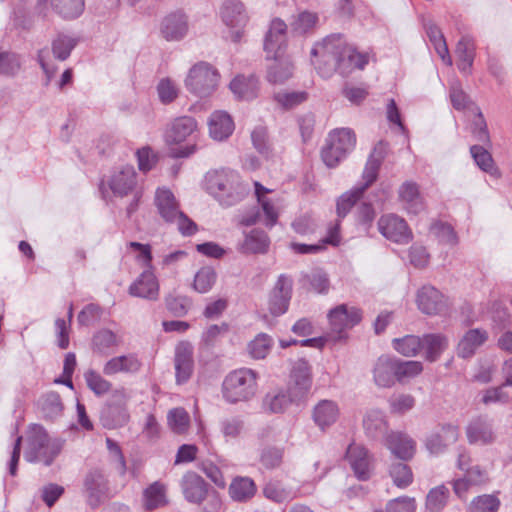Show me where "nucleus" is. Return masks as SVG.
I'll use <instances>...</instances> for the list:
<instances>
[{"mask_svg":"<svg viewBox=\"0 0 512 512\" xmlns=\"http://www.w3.org/2000/svg\"><path fill=\"white\" fill-rule=\"evenodd\" d=\"M466 433L471 444L487 445L495 440L492 425L483 418L473 420L468 425Z\"/></svg>","mask_w":512,"mask_h":512,"instance_id":"obj_32","label":"nucleus"},{"mask_svg":"<svg viewBox=\"0 0 512 512\" xmlns=\"http://www.w3.org/2000/svg\"><path fill=\"white\" fill-rule=\"evenodd\" d=\"M340 242L339 237V227L336 224L335 226L331 227L328 232V236L325 237L319 244H301L292 242L290 244V248L298 254H316L319 251L323 250L325 248L326 244H331L333 246H337Z\"/></svg>","mask_w":512,"mask_h":512,"instance_id":"obj_40","label":"nucleus"},{"mask_svg":"<svg viewBox=\"0 0 512 512\" xmlns=\"http://www.w3.org/2000/svg\"><path fill=\"white\" fill-rule=\"evenodd\" d=\"M293 280L286 274H281L268 300V309L273 316H281L287 312L292 297Z\"/></svg>","mask_w":512,"mask_h":512,"instance_id":"obj_12","label":"nucleus"},{"mask_svg":"<svg viewBox=\"0 0 512 512\" xmlns=\"http://www.w3.org/2000/svg\"><path fill=\"white\" fill-rule=\"evenodd\" d=\"M346 458L359 480L365 481L371 477L373 471L372 457L363 446L355 443L349 445Z\"/></svg>","mask_w":512,"mask_h":512,"instance_id":"obj_18","label":"nucleus"},{"mask_svg":"<svg viewBox=\"0 0 512 512\" xmlns=\"http://www.w3.org/2000/svg\"><path fill=\"white\" fill-rule=\"evenodd\" d=\"M269 247V238L262 230L254 229L246 235L241 245V251L244 253H265Z\"/></svg>","mask_w":512,"mask_h":512,"instance_id":"obj_44","label":"nucleus"},{"mask_svg":"<svg viewBox=\"0 0 512 512\" xmlns=\"http://www.w3.org/2000/svg\"><path fill=\"white\" fill-rule=\"evenodd\" d=\"M312 386L311 366L305 359H298L292 365L290 372L288 392L295 401L304 400Z\"/></svg>","mask_w":512,"mask_h":512,"instance_id":"obj_9","label":"nucleus"},{"mask_svg":"<svg viewBox=\"0 0 512 512\" xmlns=\"http://www.w3.org/2000/svg\"><path fill=\"white\" fill-rule=\"evenodd\" d=\"M142 366L141 361L134 354L121 355L111 358L103 367V373L111 376L117 373H136Z\"/></svg>","mask_w":512,"mask_h":512,"instance_id":"obj_31","label":"nucleus"},{"mask_svg":"<svg viewBox=\"0 0 512 512\" xmlns=\"http://www.w3.org/2000/svg\"><path fill=\"white\" fill-rule=\"evenodd\" d=\"M287 25L279 18L272 20L264 40V50L268 57L278 59L281 57L286 45Z\"/></svg>","mask_w":512,"mask_h":512,"instance_id":"obj_19","label":"nucleus"},{"mask_svg":"<svg viewBox=\"0 0 512 512\" xmlns=\"http://www.w3.org/2000/svg\"><path fill=\"white\" fill-rule=\"evenodd\" d=\"M416 302L419 310L427 315H437L446 309L444 296L430 285H425L418 291Z\"/></svg>","mask_w":512,"mask_h":512,"instance_id":"obj_20","label":"nucleus"},{"mask_svg":"<svg viewBox=\"0 0 512 512\" xmlns=\"http://www.w3.org/2000/svg\"><path fill=\"white\" fill-rule=\"evenodd\" d=\"M488 480L487 473L479 466H473L465 470L462 478H458L453 483L455 494L460 498H465L466 493L472 487L480 486Z\"/></svg>","mask_w":512,"mask_h":512,"instance_id":"obj_29","label":"nucleus"},{"mask_svg":"<svg viewBox=\"0 0 512 512\" xmlns=\"http://www.w3.org/2000/svg\"><path fill=\"white\" fill-rule=\"evenodd\" d=\"M128 400L129 395L124 388L113 392L110 402L100 412V421L105 428L115 429L123 427L129 422Z\"/></svg>","mask_w":512,"mask_h":512,"instance_id":"obj_8","label":"nucleus"},{"mask_svg":"<svg viewBox=\"0 0 512 512\" xmlns=\"http://www.w3.org/2000/svg\"><path fill=\"white\" fill-rule=\"evenodd\" d=\"M63 443L59 438H51L42 426L33 424L27 431L24 457L28 462L48 466L60 454Z\"/></svg>","mask_w":512,"mask_h":512,"instance_id":"obj_3","label":"nucleus"},{"mask_svg":"<svg viewBox=\"0 0 512 512\" xmlns=\"http://www.w3.org/2000/svg\"><path fill=\"white\" fill-rule=\"evenodd\" d=\"M378 230L386 239L398 244H408L413 238L407 222L396 214L382 215L378 220Z\"/></svg>","mask_w":512,"mask_h":512,"instance_id":"obj_11","label":"nucleus"},{"mask_svg":"<svg viewBox=\"0 0 512 512\" xmlns=\"http://www.w3.org/2000/svg\"><path fill=\"white\" fill-rule=\"evenodd\" d=\"M255 187V195L257 197L258 203L261 205L262 211L265 215V224L268 227H272L276 224L278 219V212L274 206V204L271 202V200L266 196L267 193H269L271 190L264 187L259 182H254Z\"/></svg>","mask_w":512,"mask_h":512,"instance_id":"obj_41","label":"nucleus"},{"mask_svg":"<svg viewBox=\"0 0 512 512\" xmlns=\"http://www.w3.org/2000/svg\"><path fill=\"white\" fill-rule=\"evenodd\" d=\"M470 153L481 170L492 176H497L499 174L498 169L494 165V160L491 154L485 148L480 145H473L470 148Z\"/></svg>","mask_w":512,"mask_h":512,"instance_id":"obj_48","label":"nucleus"},{"mask_svg":"<svg viewBox=\"0 0 512 512\" xmlns=\"http://www.w3.org/2000/svg\"><path fill=\"white\" fill-rule=\"evenodd\" d=\"M389 476L393 484L400 488L405 489L413 482V473L409 465L403 462H394L389 467Z\"/></svg>","mask_w":512,"mask_h":512,"instance_id":"obj_46","label":"nucleus"},{"mask_svg":"<svg viewBox=\"0 0 512 512\" xmlns=\"http://www.w3.org/2000/svg\"><path fill=\"white\" fill-rule=\"evenodd\" d=\"M258 374L248 368H241L230 372L222 384L223 398L229 403L248 401L257 392Z\"/></svg>","mask_w":512,"mask_h":512,"instance_id":"obj_4","label":"nucleus"},{"mask_svg":"<svg viewBox=\"0 0 512 512\" xmlns=\"http://www.w3.org/2000/svg\"><path fill=\"white\" fill-rule=\"evenodd\" d=\"M52 6L63 18L74 19L84 10V0H52Z\"/></svg>","mask_w":512,"mask_h":512,"instance_id":"obj_50","label":"nucleus"},{"mask_svg":"<svg viewBox=\"0 0 512 512\" xmlns=\"http://www.w3.org/2000/svg\"><path fill=\"white\" fill-rule=\"evenodd\" d=\"M143 501L147 510L166 505V486L159 481L152 483L144 490Z\"/></svg>","mask_w":512,"mask_h":512,"instance_id":"obj_43","label":"nucleus"},{"mask_svg":"<svg viewBox=\"0 0 512 512\" xmlns=\"http://www.w3.org/2000/svg\"><path fill=\"white\" fill-rule=\"evenodd\" d=\"M392 413L403 414L411 410L415 405V398L410 394H393L388 400Z\"/></svg>","mask_w":512,"mask_h":512,"instance_id":"obj_62","label":"nucleus"},{"mask_svg":"<svg viewBox=\"0 0 512 512\" xmlns=\"http://www.w3.org/2000/svg\"><path fill=\"white\" fill-rule=\"evenodd\" d=\"M373 376L377 386L392 387L396 381V358L387 355L379 357L374 366Z\"/></svg>","mask_w":512,"mask_h":512,"instance_id":"obj_27","label":"nucleus"},{"mask_svg":"<svg viewBox=\"0 0 512 512\" xmlns=\"http://www.w3.org/2000/svg\"><path fill=\"white\" fill-rule=\"evenodd\" d=\"M167 420L169 427L176 434L185 433L190 423L189 414L183 408H174L169 411Z\"/></svg>","mask_w":512,"mask_h":512,"instance_id":"obj_56","label":"nucleus"},{"mask_svg":"<svg viewBox=\"0 0 512 512\" xmlns=\"http://www.w3.org/2000/svg\"><path fill=\"white\" fill-rule=\"evenodd\" d=\"M488 339V333L482 329H470L467 331L458 344V355L462 358L471 357L477 348Z\"/></svg>","mask_w":512,"mask_h":512,"instance_id":"obj_34","label":"nucleus"},{"mask_svg":"<svg viewBox=\"0 0 512 512\" xmlns=\"http://www.w3.org/2000/svg\"><path fill=\"white\" fill-rule=\"evenodd\" d=\"M198 132V123L192 116L174 118L167 126L164 139L169 145L180 144Z\"/></svg>","mask_w":512,"mask_h":512,"instance_id":"obj_13","label":"nucleus"},{"mask_svg":"<svg viewBox=\"0 0 512 512\" xmlns=\"http://www.w3.org/2000/svg\"><path fill=\"white\" fill-rule=\"evenodd\" d=\"M263 494L267 499L282 503L293 498V493L280 482H269L263 488Z\"/></svg>","mask_w":512,"mask_h":512,"instance_id":"obj_59","label":"nucleus"},{"mask_svg":"<svg viewBox=\"0 0 512 512\" xmlns=\"http://www.w3.org/2000/svg\"><path fill=\"white\" fill-rule=\"evenodd\" d=\"M424 27L436 53L446 65L451 66L452 58L449 54L448 46L441 30L432 21L425 22Z\"/></svg>","mask_w":512,"mask_h":512,"instance_id":"obj_37","label":"nucleus"},{"mask_svg":"<svg viewBox=\"0 0 512 512\" xmlns=\"http://www.w3.org/2000/svg\"><path fill=\"white\" fill-rule=\"evenodd\" d=\"M312 64L318 73L329 78L338 71L347 76L354 69H364L369 62L367 53L358 52L353 46L346 44L340 36H329L315 44L311 50Z\"/></svg>","mask_w":512,"mask_h":512,"instance_id":"obj_1","label":"nucleus"},{"mask_svg":"<svg viewBox=\"0 0 512 512\" xmlns=\"http://www.w3.org/2000/svg\"><path fill=\"white\" fill-rule=\"evenodd\" d=\"M459 429L452 424H440L431 430L425 437L424 444L432 455H439L457 442Z\"/></svg>","mask_w":512,"mask_h":512,"instance_id":"obj_10","label":"nucleus"},{"mask_svg":"<svg viewBox=\"0 0 512 512\" xmlns=\"http://www.w3.org/2000/svg\"><path fill=\"white\" fill-rule=\"evenodd\" d=\"M455 52L458 57V69L464 73L470 72L475 56L473 39L469 36H463L458 41Z\"/></svg>","mask_w":512,"mask_h":512,"instance_id":"obj_39","label":"nucleus"},{"mask_svg":"<svg viewBox=\"0 0 512 512\" xmlns=\"http://www.w3.org/2000/svg\"><path fill=\"white\" fill-rule=\"evenodd\" d=\"M34 13L26 4L17 5L14 9L13 25L22 30H30L34 24Z\"/></svg>","mask_w":512,"mask_h":512,"instance_id":"obj_63","label":"nucleus"},{"mask_svg":"<svg viewBox=\"0 0 512 512\" xmlns=\"http://www.w3.org/2000/svg\"><path fill=\"white\" fill-rule=\"evenodd\" d=\"M84 492L91 506H98L109 493V482L103 471L90 470L84 478Z\"/></svg>","mask_w":512,"mask_h":512,"instance_id":"obj_14","label":"nucleus"},{"mask_svg":"<svg viewBox=\"0 0 512 512\" xmlns=\"http://www.w3.org/2000/svg\"><path fill=\"white\" fill-rule=\"evenodd\" d=\"M328 319L332 331L341 334L346 329L357 325L362 319V313L354 306L341 304L329 312Z\"/></svg>","mask_w":512,"mask_h":512,"instance_id":"obj_17","label":"nucleus"},{"mask_svg":"<svg viewBox=\"0 0 512 512\" xmlns=\"http://www.w3.org/2000/svg\"><path fill=\"white\" fill-rule=\"evenodd\" d=\"M449 490L446 486L440 485L432 488L426 497V507L432 512L441 511L447 503Z\"/></svg>","mask_w":512,"mask_h":512,"instance_id":"obj_55","label":"nucleus"},{"mask_svg":"<svg viewBox=\"0 0 512 512\" xmlns=\"http://www.w3.org/2000/svg\"><path fill=\"white\" fill-rule=\"evenodd\" d=\"M216 279L215 269L211 266H204L195 274L193 288L199 293H207L214 286Z\"/></svg>","mask_w":512,"mask_h":512,"instance_id":"obj_47","label":"nucleus"},{"mask_svg":"<svg viewBox=\"0 0 512 512\" xmlns=\"http://www.w3.org/2000/svg\"><path fill=\"white\" fill-rule=\"evenodd\" d=\"M220 74L208 62H198L193 65L185 79V87L189 92L198 97H208L219 84Z\"/></svg>","mask_w":512,"mask_h":512,"instance_id":"obj_6","label":"nucleus"},{"mask_svg":"<svg viewBox=\"0 0 512 512\" xmlns=\"http://www.w3.org/2000/svg\"><path fill=\"white\" fill-rule=\"evenodd\" d=\"M423 371L420 361H404L396 358V381L404 382L418 376Z\"/></svg>","mask_w":512,"mask_h":512,"instance_id":"obj_54","label":"nucleus"},{"mask_svg":"<svg viewBox=\"0 0 512 512\" xmlns=\"http://www.w3.org/2000/svg\"><path fill=\"white\" fill-rule=\"evenodd\" d=\"M181 487L184 497L191 503H201L207 494V484L204 479L195 472L184 474Z\"/></svg>","mask_w":512,"mask_h":512,"instance_id":"obj_26","label":"nucleus"},{"mask_svg":"<svg viewBox=\"0 0 512 512\" xmlns=\"http://www.w3.org/2000/svg\"><path fill=\"white\" fill-rule=\"evenodd\" d=\"M291 403H299L292 395L283 389L268 392L262 400V409L268 413H283Z\"/></svg>","mask_w":512,"mask_h":512,"instance_id":"obj_33","label":"nucleus"},{"mask_svg":"<svg viewBox=\"0 0 512 512\" xmlns=\"http://www.w3.org/2000/svg\"><path fill=\"white\" fill-rule=\"evenodd\" d=\"M386 447L399 459L408 461L416 452V442L406 433L391 432L385 437Z\"/></svg>","mask_w":512,"mask_h":512,"instance_id":"obj_22","label":"nucleus"},{"mask_svg":"<svg viewBox=\"0 0 512 512\" xmlns=\"http://www.w3.org/2000/svg\"><path fill=\"white\" fill-rule=\"evenodd\" d=\"M129 294L147 300H157L159 297V283L153 269H145L130 285Z\"/></svg>","mask_w":512,"mask_h":512,"instance_id":"obj_21","label":"nucleus"},{"mask_svg":"<svg viewBox=\"0 0 512 512\" xmlns=\"http://www.w3.org/2000/svg\"><path fill=\"white\" fill-rule=\"evenodd\" d=\"M273 345V339L266 333H259L249 344L248 351L254 359H264Z\"/></svg>","mask_w":512,"mask_h":512,"instance_id":"obj_52","label":"nucleus"},{"mask_svg":"<svg viewBox=\"0 0 512 512\" xmlns=\"http://www.w3.org/2000/svg\"><path fill=\"white\" fill-rule=\"evenodd\" d=\"M194 347L188 341H181L175 347L174 365L176 383H186L194 371Z\"/></svg>","mask_w":512,"mask_h":512,"instance_id":"obj_16","label":"nucleus"},{"mask_svg":"<svg viewBox=\"0 0 512 512\" xmlns=\"http://www.w3.org/2000/svg\"><path fill=\"white\" fill-rule=\"evenodd\" d=\"M363 427L367 436L373 439H385L388 435L386 417L380 410L367 412L363 419Z\"/></svg>","mask_w":512,"mask_h":512,"instance_id":"obj_35","label":"nucleus"},{"mask_svg":"<svg viewBox=\"0 0 512 512\" xmlns=\"http://www.w3.org/2000/svg\"><path fill=\"white\" fill-rule=\"evenodd\" d=\"M256 491V485L249 477L238 476L232 480L229 486V495L237 502H247L255 495Z\"/></svg>","mask_w":512,"mask_h":512,"instance_id":"obj_38","label":"nucleus"},{"mask_svg":"<svg viewBox=\"0 0 512 512\" xmlns=\"http://www.w3.org/2000/svg\"><path fill=\"white\" fill-rule=\"evenodd\" d=\"M398 197L403 208L408 213L418 214L425 208L419 187L413 181H406L399 187Z\"/></svg>","mask_w":512,"mask_h":512,"instance_id":"obj_24","label":"nucleus"},{"mask_svg":"<svg viewBox=\"0 0 512 512\" xmlns=\"http://www.w3.org/2000/svg\"><path fill=\"white\" fill-rule=\"evenodd\" d=\"M221 18L223 22L235 29L232 31L231 38L237 42L242 37V28L247 23V15L243 4L239 0H226L221 7Z\"/></svg>","mask_w":512,"mask_h":512,"instance_id":"obj_15","label":"nucleus"},{"mask_svg":"<svg viewBox=\"0 0 512 512\" xmlns=\"http://www.w3.org/2000/svg\"><path fill=\"white\" fill-rule=\"evenodd\" d=\"M160 216L168 223H175L179 232L184 236L196 233L197 225L188 218L179 207L174 194L168 188H158L154 198Z\"/></svg>","mask_w":512,"mask_h":512,"instance_id":"obj_5","label":"nucleus"},{"mask_svg":"<svg viewBox=\"0 0 512 512\" xmlns=\"http://www.w3.org/2000/svg\"><path fill=\"white\" fill-rule=\"evenodd\" d=\"M231 91L244 100L254 99L259 90L258 79L254 75L235 77L230 83Z\"/></svg>","mask_w":512,"mask_h":512,"instance_id":"obj_36","label":"nucleus"},{"mask_svg":"<svg viewBox=\"0 0 512 512\" xmlns=\"http://www.w3.org/2000/svg\"><path fill=\"white\" fill-rule=\"evenodd\" d=\"M136 185V172L133 166H124L115 172L110 181L109 186L112 192L120 197L126 196Z\"/></svg>","mask_w":512,"mask_h":512,"instance_id":"obj_30","label":"nucleus"},{"mask_svg":"<svg viewBox=\"0 0 512 512\" xmlns=\"http://www.w3.org/2000/svg\"><path fill=\"white\" fill-rule=\"evenodd\" d=\"M394 349L406 357H413L422 348V338L415 335H406L393 340Z\"/></svg>","mask_w":512,"mask_h":512,"instance_id":"obj_49","label":"nucleus"},{"mask_svg":"<svg viewBox=\"0 0 512 512\" xmlns=\"http://www.w3.org/2000/svg\"><path fill=\"white\" fill-rule=\"evenodd\" d=\"M340 409L338 404L333 400L324 399L319 401L312 410V419L317 427L326 431L339 418Z\"/></svg>","mask_w":512,"mask_h":512,"instance_id":"obj_23","label":"nucleus"},{"mask_svg":"<svg viewBox=\"0 0 512 512\" xmlns=\"http://www.w3.org/2000/svg\"><path fill=\"white\" fill-rule=\"evenodd\" d=\"M188 32V20L185 14L175 12L167 15L161 24V33L168 41H178Z\"/></svg>","mask_w":512,"mask_h":512,"instance_id":"obj_25","label":"nucleus"},{"mask_svg":"<svg viewBox=\"0 0 512 512\" xmlns=\"http://www.w3.org/2000/svg\"><path fill=\"white\" fill-rule=\"evenodd\" d=\"M22 57L11 50L0 49V75L15 77L21 70Z\"/></svg>","mask_w":512,"mask_h":512,"instance_id":"obj_45","label":"nucleus"},{"mask_svg":"<svg viewBox=\"0 0 512 512\" xmlns=\"http://www.w3.org/2000/svg\"><path fill=\"white\" fill-rule=\"evenodd\" d=\"M77 45V39L65 34H59L52 41L53 56L59 61H65Z\"/></svg>","mask_w":512,"mask_h":512,"instance_id":"obj_51","label":"nucleus"},{"mask_svg":"<svg viewBox=\"0 0 512 512\" xmlns=\"http://www.w3.org/2000/svg\"><path fill=\"white\" fill-rule=\"evenodd\" d=\"M86 384L96 395H104L111 389V383L94 370L84 373Z\"/></svg>","mask_w":512,"mask_h":512,"instance_id":"obj_61","label":"nucleus"},{"mask_svg":"<svg viewBox=\"0 0 512 512\" xmlns=\"http://www.w3.org/2000/svg\"><path fill=\"white\" fill-rule=\"evenodd\" d=\"M500 501L494 495H481L476 497L470 504L471 512H496Z\"/></svg>","mask_w":512,"mask_h":512,"instance_id":"obj_64","label":"nucleus"},{"mask_svg":"<svg viewBox=\"0 0 512 512\" xmlns=\"http://www.w3.org/2000/svg\"><path fill=\"white\" fill-rule=\"evenodd\" d=\"M209 135L217 141L227 139L234 130V122L225 111H215L208 120Z\"/></svg>","mask_w":512,"mask_h":512,"instance_id":"obj_28","label":"nucleus"},{"mask_svg":"<svg viewBox=\"0 0 512 512\" xmlns=\"http://www.w3.org/2000/svg\"><path fill=\"white\" fill-rule=\"evenodd\" d=\"M448 340L442 334H426L422 338V348L426 352V359L436 361L447 348Z\"/></svg>","mask_w":512,"mask_h":512,"instance_id":"obj_42","label":"nucleus"},{"mask_svg":"<svg viewBox=\"0 0 512 512\" xmlns=\"http://www.w3.org/2000/svg\"><path fill=\"white\" fill-rule=\"evenodd\" d=\"M317 22V14L308 11H303L299 13L291 22V31L298 35L306 34L314 29Z\"/></svg>","mask_w":512,"mask_h":512,"instance_id":"obj_53","label":"nucleus"},{"mask_svg":"<svg viewBox=\"0 0 512 512\" xmlns=\"http://www.w3.org/2000/svg\"><path fill=\"white\" fill-rule=\"evenodd\" d=\"M355 136L348 128L336 129L326 139L321 157L327 167H336L353 149Z\"/></svg>","mask_w":512,"mask_h":512,"instance_id":"obj_7","label":"nucleus"},{"mask_svg":"<svg viewBox=\"0 0 512 512\" xmlns=\"http://www.w3.org/2000/svg\"><path fill=\"white\" fill-rule=\"evenodd\" d=\"M364 192L362 189L353 187L350 191L342 194L337 201V214L338 217L344 218L351 208L357 203Z\"/></svg>","mask_w":512,"mask_h":512,"instance_id":"obj_58","label":"nucleus"},{"mask_svg":"<svg viewBox=\"0 0 512 512\" xmlns=\"http://www.w3.org/2000/svg\"><path fill=\"white\" fill-rule=\"evenodd\" d=\"M41 409L44 416L48 419L60 416L63 410L60 396L54 392L46 394L42 400Z\"/></svg>","mask_w":512,"mask_h":512,"instance_id":"obj_60","label":"nucleus"},{"mask_svg":"<svg viewBox=\"0 0 512 512\" xmlns=\"http://www.w3.org/2000/svg\"><path fill=\"white\" fill-rule=\"evenodd\" d=\"M430 232L440 243L455 246L458 243V237L453 227L449 224L436 222L432 224Z\"/></svg>","mask_w":512,"mask_h":512,"instance_id":"obj_57","label":"nucleus"},{"mask_svg":"<svg viewBox=\"0 0 512 512\" xmlns=\"http://www.w3.org/2000/svg\"><path fill=\"white\" fill-rule=\"evenodd\" d=\"M204 188L223 206L235 205L249 192V185L231 169L208 171L204 179Z\"/></svg>","mask_w":512,"mask_h":512,"instance_id":"obj_2","label":"nucleus"}]
</instances>
